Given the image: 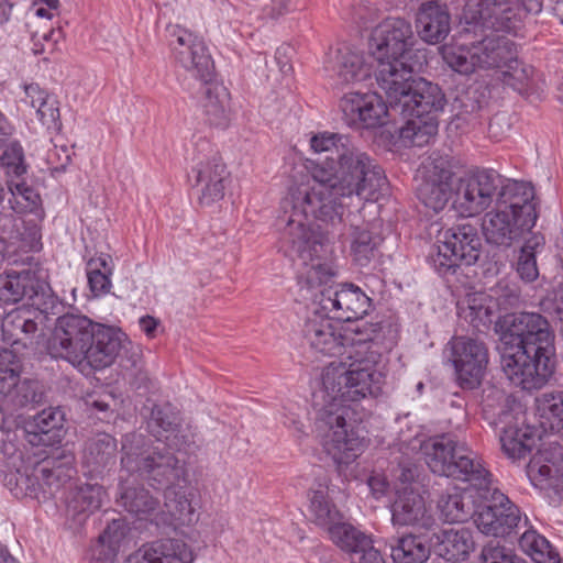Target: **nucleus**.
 <instances>
[{
  "label": "nucleus",
  "instance_id": "nucleus-52",
  "mask_svg": "<svg viewBox=\"0 0 563 563\" xmlns=\"http://www.w3.org/2000/svg\"><path fill=\"white\" fill-rule=\"evenodd\" d=\"M40 485L38 477L35 475V464L32 467H25L23 472L16 471L7 481V486L18 498L31 497L41 500L42 488Z\"/></svg>",
  "mask_w": 563,
  "mask_h": 563
},
{
  "label": "nucleus",
  "instance_id": "nucleus-10",
  "mask_svg": "<svg viewBox=\"0 0 563 563\" xmlns=\"http://www.w3.org/2000/svg\"><path fill=\"white\" fill-rule=\"evenodd\" d=\"M501 175L494 169L465 173L454 183L452 208L464 218L481 214L496 202Z\"/></svg>",
  "mask_w": 563,
  "mask_h": 563
},
{
  "label": "nucleus",
  "instance_id": "nucleus-38",
  "mask_svg": "<svg viewBox=\"0 0 563 563\" xmlns=\"http://www.w3.org/2000/svg\"><path fill=\"white\" fill-rule=\"evenodd\" d=\"M119 504L140 519H150L159 509V501L142 486L130 485L120 475Z\"/></svg>",
  "mask_w": 563,
  "mask_h": 563
},
{
  "label": "nucleus",
  "instance_id": "nucleus-34",
  "mask_svg": "<svg viewBox=\"0 0 563 563\" xmlns=\"http://www.w3.org/2000/svg\"><path fill=\"white\" fill-rule=\"evenodd\" d=\"M117 441L108 433H98L88 439L82 464L91 476H101L115 464Z\"/></svg>",
  "mask_w": 563,
  "mask_h": 563
},
{
  "label": "nucleus",
  "instance_id": "nucleus-30",
  "mask_svg": "<svg viewBox=\"0 0 563 563\" xmlns=\"http://www.w3.org/2000/svg\"><path fill=\"white\" fill-rule=\"evenodd\" d=\"M464 442L457 441L451 434H441L429 438L420 445L424 462L430 471L437 475L449 477L457 460L459 448Z\"/></svg>",
  "mask_w": 563,
  "mask_h": 563
},
{
  "label": "nucleus",
  "instance_id": "nucleus-14",
  "mask_svg": "<svg viewBox=\"0 0 563 563\" xmlns=\"http://www.w3.org/2000/svg\"><path fill=\"white\" fill-rule=\"evenodd\" d=\"M415 42L410 21L401 16H390L373 27L368 44L376 60H387L394 57H412Z\"/></svg>",
  "mask_w": 563,
  "mask_h": 563
},
{
  "label": "nucleus",
  "instance_id": "nucleus-39",
  "mask_svg": "<svg viewBox=\"0 0 563 563\" xmlns=\"http://www.w3.org/2000/svg\"><path fill=\"white\" fill-rule=\"evenodd\" d=\"M426 506L422 497L411 486L397 488V498L393 505V523L399 526L426 525Z\"/></svg>",
  "mask_w": 563,
  "mask_h": 563
},
{
  "label": "nucleus",
  "instance_id": "nucleus-51",
  "mask_svg": "<svg viewBox=\"0 0 563 563\" xmlns=\"http://www.w3.org/2000/svg\"><path fill=\"white\" fill-rule=\"evenodd\" d=\"M187 57V62H185L184 59H178L177 63L183 68L190 71L192 76L202 81L211 79L214 70V65L203 41H201L200 43H196L194 49H189Z\"/></svg>",
  "mask_w": 563,
  "mask_h": 563
},
{
  "label": "nucleus",
  "instance_id": "nucleus-13",
  "mask_svg": "<svg viewBox=\"0 0 563 563\" xmlns=\"http://www.w3.org/2000/svg\"><path fill=\"white\" fill-rule=\"evenodd\" d=\"M482 499L475 523L484 534L507 537L527 526L528 519L522 520L519 508L499 489L495 488Z\"/></svg>",
  "mask_w": 563,
  "mask_h": 563
},
{
  "label": "nucleus",
  "instance_id": "nucleus-4",
  "mask_svg": "<svg viewBox=\"0 0 563 563\" xmlns=\"http://www.w3.org/2000/svg\"><path fill=\"white\" fill-rule=\"evenodd\" d=\"M382 324H355L351 345L344 352L352 361L330 363L321 374L322 387H373L386 384V368L382 364Z\"/></svg>",
  "mask_w": 563,
  "mask_h": 563
},
{
  "label": "nucleus",
  "instance_id": "nucleus-64",
  "mask_svg": "<svg viewBox=\"0 0 563 563\" xmlns=\"http://www.w3.org/2000/svg\"><path fill=\"white\" fill-rule=\"evenodd\" d=\"M3 166L7 168L8 175L21 177L26 173L27 165L24 161V152L19 142H12L1 156Z\"/></svg>",
  "mask_w": 563,
  "mask_h": 563
},
{
  "label": "nucleus",
  "instance_id": "nucleus-40",
  "mask_svg": "<svg viewBox=\"0 0 563 563\" xmlns=\"http://www.w3.org/2000/svg\"><path fill=\"white\" fill-rule=\"evenodd\" d=\"M441 518L446 522H463L476 516L478 505L474 501L473 489L455 490L442 495L438 501Z\"/></svg>",
  "mask_w": 563,
  "mask_h": 563
},
{
  "label": "nucleus",
  "instance_id": "nucleus-36",
  "mask_svg": "<svg viewBox=\"0 0 563 563\" xmlns=\"http://www.w3.org/2000/svg\"><path fill=\"white\" fill-rule=\"evenodd\" d=\"M434 538L435 553L446 561H464L475 549L473 533L466 528L444 529L435 533Z\"/></svg>",
  "mask_w": 563,
  "mask_h": 563
},
{
  "label": "nucleus",
  "instance_id": "nucleus-5",
  "mask_svg": "<svg viewBox=\"0 0 563 563\" xmlns=\"http://www.w3.org/2000/svg\"><path fill=\"white\" fill-rule=\"evenodd\" d=\"M375 77L377 85L385 92L391 111L399 114L428 112L443 109L445 97L438 85L424 79L415 80L412 57L376 60Z\"/></svg>",
  "mask_w": 563,
  "mask_h": 563
},
{
  "label": "nucleus",
  "instance_id": "nucleus-60",
  "mask_svg": "<svg viewBox=\"0 0 563 563\" xmlns=\"http://www.w3.org/2000/svg\"><path fill=\"white\" fill-rule=\"evenodd\" d=\"M538 245L527 241L520 250L517 261V273L525 283H532L539 277L534 247Z\"/></svg>",
  "mask_w": 563,
  "mask_h": 563
},
{
  "label": "nucleus",
  "instance_id": "nucleus-55",
  "mask_svg": "<svg viewBox=\"0 0 563 563\" xmlns=\"http://www.w3.org/2000/svg\"><path fill=\"white\" fill-rule=\"evenodd\" d=\"M453 186L422 181L418 188V198L424 207L438 213L446 207L450 198L453 199Z\"/></svg>",
  "mask_w": 563,
  "mask_h": 563
},
{
  "label": "nucleus",
  "instance_id": "nucleus-16",
  "mask_svg": "<svg viewBox=\"0 0 563 563\" xmlns=\"http://www.w3.org/2000/svg\"><path fill=\"white\" fill-rule=\"evenodd\" d=\"M343 121L355 129H375L387 123L388 118L396 120L399 113L393 112L390 104L377 93L353 92L340 101Z\"/></svg>",
  "mask_w": 563,
  "mask_h": 563
},
{
  "label": "nucleus",
  "instance_id": "nucleus-43",
  "mask_svg": "<svg viewBox=\"0 0 563 563\" xmlns=\"http://www.w3.org/2000/svg\"><path fill=\"white\" fill-rule=\"evenodd\" d=\"M350 253L353 261L360 266H366L375 257L378 245L380 243L379 236H375L368 230L367 224L350 223Z\"/></svg>",
  "mask_w": 563,
  "mask_h": 563
},
{
  "label": "nucleus",
  "instance_id": "nucleus-42",
  "mask_svg": "<svg viewBox=\"0 0 563 563\" xmlns=\"http://www.w3.org/2000/svg\"><path fill=\"white\" fill-rule=\"evenodd\" d=\"M536 411L544 430H563V390L552 389L536 397Z\"/></svg>",
  "mask_w": 563,
  "mask_h": 563
},
{
  "label": "nucleus",
  "instance_id": "nucleus-61",
  "mask_svg": "<svg viewBox=\"0 0 563 563\" xmlns=\"http://www.w3.org/2000/svg\"><path fill=\"white\" fill-rule=\"evenodd\" d=\"M481 560L482 563H526L512 549L496 540H492L483 547Z\"/></svg>",
  "mask_w": 563,
  "mask_h": 563
},
{
  "label": "nucleus",
  "instance_id": "nucleus-53",
  "mask_svg": "<svg viewBox=\"0 0 563 563\" xmlns=\"http://www.w3.org/2000/svg\"><path fill=\"white\" fill-rule=\"evenodd\" d=\"M43 399V393L36 389H0V412L13 413L14 411L34 407Z\"/></svg>",
  "mask_w": 563,
  "mask_h": 563
},
{
  "label": "nucleus",
  "instance_id": "nucleus-37",
  "mask_svg": "<svg viewBox=\"0 0 563 563\" xmlns=\"http://www.w3.org/2000/svg\"><path fill=\"white\" fill-rule=\"evenodd\" d=\"M539 440V431L534 427L525 424V422L501 427L500 430L501 449L514 461L529 455Z\"/></svg>",
  "mask_w": 563,
  "mask_h": 563
},
{
  "label": "nucleus",
  "instance_id": "nucleus-49",
  "mask_svg": "<svg viewBox=\"0 0 563 563\" xmlns=\"http://www.w3.org/2000/svg\"><path fill=\"white\" fill-rule=\"evenodd\" d=\"M111 256L108 254H100L92 257L87 263L88 284L91 292L95 296H101L110 291L112 274Z\"/></svg>",
  "mask_w": 563,
  "mask_h": 563
},
{
  "label": "nucleus",
  "instance_id": "nucleus-41",
  "mask_svg": "<svg viewBox=\"0 0 563 563\" xmlns=\"http://www.w3.org/2000/svg\"><path fill=\"white\" fill-rule=\"evenodd\" d=\"M309 519L317 526L328 530L331 526L343 519L342 514L329 497L328 486L318 484L308 493Z\"/></svg>",
  "mask_w": 563,
  "mask_h": 563
},
{
  "label": "nucleus",
  "instance_id": "nucleus-47",
  "mask_svg": "<svg viewBox=\"0 0 563 563\" xmlns=\"http://www.w3.org/2000/svg\"><path fill=\"white\" fill-rule=\"evenodd\" d=\"M327 531L333 543L349 553L350 556L357 552L360 548L367 545L371 539L351 523L344 522L343 519L338 520Z\"/></svg>",
  "mask_w": 563,
  "mask_h": 563
},
{
  "label": "nucleus",
  "instance_id": "nucleus-20",
  "mask_svg": "<svg viewBox=\"0 0 563 563\" xmlns=\"http://www.w3.org/2000/svg\"><path fill=\"white\" fill-rule=\"evenodd\" d=\"M76 474L75 455L66 448H57L35 463V475L42 488V499H47Z\"/></svg>",
  "mask_w": 563,
  "mask_h": 563
},
{
  "label": "nucleus",
  "instance_id": "nucleus-57",
  "mask_svg": "<svg viewBox=\"0 0 563 563\" xmlns=\"http://www.w3.org/2000/svg\"><path fill=\"white\" fill-rule=\"evenodd\" d=\"M166 32L169 36V45L173 49L174 57L176 62L178 59L188 60V52L189 49H194L196 43H200L203 41L192 32L179 26V25H168L166 27Z\"/></svg>",
  "mask_w": 563,
  "mask_h": 563
},
{
  "label": "nucleus",
  "instance_id": "nucleus-17",
  "mask_svg": "<svg viewBox=\"0 0 563 563\" xmlns=\"http://www.w3.org/2000/svg\"><path fill=\"white\" fill-rule=\"evenodd\" d=\"M450 344L457 383L461 386L478 387L488 364L486 344L478 339L464 335L453 338Z\"/></svg>",
  "mask_w": 563,
  "mask_h": 563
},
{
  "label": "nucleus",
  "instance_id": "nucleus-29",
  "mask_svg": "<svg viewBox=\"0 0 563 563\" xmlns=\"http://www.w3.org/2000/svg\"><path fill=\"white\" fill-rule=\"evenodd\" d=\"M65 413L59 407L42 410L25 424L26 441L32 445L53 446L64 435Z\"/></svg>",
  "mask_w": 563,
  "mask_h": 563
},
{
  "label": "nucleus",
  "instance_id": "nucleus-48",
  "mask_svg": "<svg viewBox=\"0 0 563 563\" xmlns=\"http://www.w3.org/2000/svg\"><path fill=\"white\" fill-rule=\"evenodd\" d=\"M445 64L461 75H471L477 69L474 54V43L471 45L451 43L441 47Z\"/></svg>",
  "mask_w": 563,
  "mask_h": 563
},
{
  "label": "nucleus",
  "instance_id": "nucleus-32",
  "mask_svg": "<svg viewBox=\"0 0 563 563\" xmlns=\"http://www.w3.org/2000/svg\"><path fill=\"white\" fill-rule=\"evenodd\" d=\"M443 109H432L428 112L398 114L406 123L399 128V139L405 146L422 147L430 143L438 133L437 113Z\"/></svg>",
  "mask_w": 563,
  "mask_h": 563
},
{
  "label": "nucleus",
  "instance_id": "nucleus-8",
  "mask_svg": "<svg viewBox=\"0 0 563 563\" xmlns=\"http://www.w3.org/2000/svg\"><path fill=\"white\" fill-rule=\"evenodd\" d=\"M47 278V271L38 263L21 271H4L0 274V302L14 305L26 301L31 307L52 308L55 297Z\"/></svg>",
  "mask_w": 563,
  "mask_h": 563
},
{
  "label": "nucleus",
  "instance_id": "nucleus-54",
  "mask_svg": "<svg viewBox=\"0 0 563 563\" xmlns=\"http://www.w3.org/2000/svg\"><path fill=\"white\" fill-rule=\"evenodd\" d=\"M8 186L11 192L9 202L14 212H33L41 206L42 199L40 194L24 181L10 180Z\"/></svg>",
  "mask_w": 563,
  "mask_h": 563
},
{
  "label": "nucleus",
  "instance_id": "nucleus-56",
  "mask_svg": "<svg viewBox=\"0 0 563 563\" xmlns=\"http://www.w3.org/2000/svg\"><path fill=\"white\" fill-rule=\"evenodd\" d=\"M12 228L9 238L19 244V247L30 251L41 249V229L33 221H24L21 218H12Z\"/></svg>",
  "mask_w": 563,
  "mask_h": 563
},
{
  "label": "nucleus",
  "instance_id": "nucleus-33",
  "mask_svg": "<svg viewBox=\"0 0 563 563\" xmlns=\"http://www.w3.org/2000/svg\"><path fill=\"white\" fill-rule=\"evenodd\" d=\"M474 54L477 68H500L512 62L517 56L514 42L505 36L489 35L474 43Z\"/></svg>",
  "mask_w": 563,
  "mask_h": 563
},
{
  "label": "nucleus",
  "instance_id": "nucleus-3",
  "mask_svg": "<svg viewBox=\"0 0 563 563\" xmlns=\"http://www.w3.org/2000/svg\"><path fill=\"white\" fill-rule=\"evenodd\" d=\"M121 472L139 474L156 488H165V508L175 520H186L192 507L184 493L174 486L185 475L184 465L166 448L153 446L141 433H129L122 441Z\"/></svg>",
  "mask_w": 563,
  "mask_h": 563
},
{
  "label": "nucleus",
  "instance_id": "nucleus-12",
  "mask_svg": "<svg viewBox=\"0 0 563 563\" xmlns=\"http://www.w3.org/2000/svg\"><path fill=\"white\" fill-rule=\"evenodd\" d=\"M501 371L515 387H543L550 383L554 362L519 349L500 346Z\"/></svg>",
  "mask_w": 563,
  "mask_h": 563
},
{
  "label": "nucleus",
  "instance_id": "nucleus-1",
  "mask_svg": "<svg viewBox=\"0 0 563 563\" xmlns=\"http://www.w3.org/2000/svg\"><path fill=\"white\" fill-rule=\"evenodd\" d=\"M309 144L318 158L310 173L292 175L283 199L280 247L295 262L299 285L313 291V306L333 320L352 322L367 313L371 299L352 284L327 286L335 273L324 258L325 243L342 235L345 200L377 199L388 180L383 168L346 135L320 132Z\"/></svg>",
  "mask_w": 563,
  "mask_h": 563
},
{
  "label": "nucleus",
  "instance_id": "nucleus-15",
  "mask_svg": "<svg viewBox=\"0 0 563 563\" xmlns=\"http://www.w3.org/2000/svg\"><path fill=\"white\" fill-rule=\"evenodd\" d=\"M332 320L328 313L312 305L302 327V338L313 353L336 356L350 347L355 325L342 333Z\"/></svg>",
  "mask_w": 563,
  "mask_h": 563
},
{
  "label": "nucleus",
  "instance_id": "nucleus-45",
  "mask_svg": "<svg viewBox=\"0 0 563 563\" xmlns=\"http://www.w3.org/2000/svg\"><path fill=\"white\" fill-rule=\"evenodd\" d=\"M390 555L395 563H424L430 548L421 536L407 534L390 544Z\"/></svg>",
  "mask_w": 563,
  "mask_h": 563
},
{
  "label": "nucleus",
  "instance_id": "nucleus-27",
  "mask_svg": "<svg viewBox=\"0 0 563 563\" xmlns=\"http://www.w3.org/2000/svg\"><path fill=\"white\" fill-rule=\"evenodd\" d=\"M46 310L38 307H20L10 311L2 320L0 319L3 336L12 343L32 341L42 332Z\"/></svg>",
  "mask_w": 563,
  "mask_h": 563
},
{
  "label": "nucleus",
  "instance_id": "nucleus-2",
  "mask_svg": "<svg viewBox=\"0 0 563 563\" xmlns=\"http://www.w3.org/2000/svg\"><path fill=\"white\" fill-rule=\"evenodd\" d=\"M365 396L362 389H313L311 394L316 437L339 467L354 462L365 448L356 409Z\"/></svg>",
  "mask_w": 563,
  "mask_h": 563
},
{
  "label": "nucleus",
  "instance_id": "nucleus-31",
  "mask_svg": "<svg viewBox=\"0 0 563 563\" xmlns=\"http://www.w3.org/2000/svg\"><path fill=\"white\" fill-rule=\"evenodd\" d=\"M325 68L334 74L340 85L363 81L371 75V66L365 62L364 55L347 46L331 53Z\"/></svg>",
  "mask_w": 563,
  "mask_h": 563
},
{
  "label": "nucleus",
  "instance_id": "nucleus-26",
  "mask_svg": "<svg viewBox=\"0 0 563 563\" xmlns=\"http://www.w3.org/2000/svg\"><path fill=\"white\" fill-rule=\"evenodd\" d=\"M190 545L178 539H166L143 545L131 553L124 563H194Z\"/></svg>",
  "mask_w": 563,
  "mask_h": 563
},
{
  "label": "nucleus",
  "instance_id": "nucleus-9",
  "mask_svg": "<svg viewBox=\"0 0 563 563\" xmlns=\"http://www.w3.org/2000/svg\"><path fill=\"white\" fill-rule=\"evenodd\" d=\"M192 162L191 174L200 187L199 203L211 207L221 201L231 183L230 172L210 141L199 137L194 143Z\"/></svg>",
  "mask_w": 563,
  "mask_h": 563
},
{
  "label": "nucleus",
  "instance_id": "nucleus-11",
  "mask_svg": "<svg viewBox=\"0 0 563 563\" xmlns=\"http://www.w3.org/2000/svg\"><path fill=\"white\" fill-rule=\"evenodd\" d=\"M97 322L86 316L66 313L56 320L47 351L55 358H64L73 365L85 361V349L93 335Z\"/></svg>",
  "mask_w": 563,
  "mask_h": 563
},
{
  "label": "nucleus",
  "instance_id": "nucleus-7",
  "mask_svg": "<svg viewBox=\"0 0 563 563\" xmlns=\"http://www.w3.org/2000/svg\"><path fill=\"white\" fill-rule=\"evenodd\" d=\"M437 252L430 255L435 271L445 276L454 274L461 265H473L482 251L478 231L471 223L453 225L438 235Z\"/></svg>",
  "mask_w": 563,
  "mask_h": 563
},
{
  "label": "nucleus",
  "instance_id": "nucleus-24",
  "mask_svg": "<svg viewBox=\"0 0 563 563\" xmlns=\"http://www.w3.org/2000/svg\"><path fill=\"white\" fill-rule=\"evenodd\" d=\"M534 189L529 183L505 179L501 176V186L496 195V207L515 213L520 220H528L534 227L537 220L536 205L533 203Z\"/></svg>",
  "mask_w": 563,
  "mask_h": 563
},
{
  "label": "nucleus",
  "instance_id": "nucleus-35",
  "mask_svg": "<svg viewBox=\"0 0 563 563\" xmlns=\"http://www.w3.org/2000/svg\"><path fill=\"white\" fill-rule=\"evenodd\" d=\"M418 33L428 43L443 41L450 32V14L445 7L435 1L423 3L416 19Z\"/></svg>",
  "mask_w": 563,
  "mask_h": 563
},
{
  "label": "nucleus",
  "instance_id": "nucleus-46",
  "mask_svg": "<svg viewBox=\"0 0 563 563\" xmlns=\"http://www.w3.org/2000/svg\"><path fill=\"white\" fill-rule=\"evenodd\" d=\"M521 550L536 563H560L559 553L550 542L533 529H527L519 539Z\"/></svg>",
  "mask_w": 563,
  "mask_h": 563
},
{
  "label": "nucleus",
  "instance_id": "nucleus-28",
  "mask_svg": "<svg viewBox=\"0 0 563 563\" xmlns=\"http://www.w3.org/2000/svg\"><path fill=\"white\" fill-rule=\"evenodd\" d=\"M527 474L534 485L558 487L563 484V450L559 443H550L539 450L527 465Z\"/></svg>",
  "mask_w": 563,
  "mask_h": 563
},
{
  "label": "nucleus",
  "instance_id": "nucleus-22",
  "mask_svg": "<svg viewBox=\"0 0 563 563\" xmlns=\"http://www.w3.org/2000/svg\"><path fill=\"white\" fill-rule=\"evenodd\" d=\"M124 339V333L119 329L97 322L93 335L84 352V363L93 369L112 365L123 347Z\"/></svg>",
  "mask_w": 563,
  "mask_h": 563
},
{
  "label": "nucleus",
  "instance_id": "nucleus-25",
  "mask_svg": "<svg viewBox=\"0 0 563 563\" xmlns=\"http://www.w3.org/2000/svg\"><path fill=\"white\" fill-rule=\"evenodd\" d=\"M459 449L456 455L457 460L449 477L468 482L472 486L471 489L476 490L481 498L494 490L495 487H493L492 474L487 470L483 459L465 443Z\"/></svg>",
  "mask_w": 563,
  "mask_h": 563
},
{
  "label": "nucleus",
  "instance_id": "nucleus-63",
  "mask_svg": "<svg viewBox=\"0 0 563 563\" xmlns=\"http://www.w3.org/2000/svg\"><path fill=\"white\" fill-rule=\"evenodd\" d=\"M20 363L12 351L0 352V387H18Z\"/></svg>",
  "mask_w": 563,
  "mask_h": 563
},
{
  "label": "nucleus",
  "instance_id": "nucleus-6",
  "mask_svg": "<svg viewBox=\"0 0 563 563\" xmlns=\"http://www.w3.org/2000/svg\"><path fill=\"white\" fill-rule=\"evenodd\" d=\"M500 344L519 349L552 360L554 333L549 321L537 312H512L500 317L495 323Z\"/></svg>",
  "mask_w": 563,
  "mask_h": 563
},
{
  "label": "nucleus",
  "instance_id": "nucleus-21",
  "mask_svg": "<svg viewBox=\"0 0 563 563\" xmlns=\"http://www.w3.org/2000/svg\"><path fill=\"white\" fill-rule=\"evenodd\" d=\"M528 220H520L515 213L496 207L482 219L483 235L488 244L509 247L514 241L519 240L532 227Z\"/></svg>",
  "mask_w": 563,
  "mask_h": 563
},
{
  "label": "nucleus",
  "instance_id": "nucleus-62",
  "mask_svg": "<svg viewBox=\"0 0 563 563\" xmlns=\"http://www.w3.org/2000/svg\"><path fill=\"white\" fill-rule=\"evenodd\" d=\"M507 70L501 73L500 80L512 89L521 92L527 87L531 69L526 68L522 64L517 60V56L512 62L505 65Z\"/></svg>",
  "mask_w": 563,
  "mask_h": 563
},
{
  "label": "nucleus",
  "instance_id": "nucleus-19",
  "mask_svg": "<svg viewBox=\"0 0 563 563\" xmlns=\"http://www.w3.org/2000/svg\"><path fill=\"white\" fill-rule=\"evenodd\" d=\"M526 394L523 389H483L484 420L496 429L525 422Z\"/></svg>",
  "mask_w": 563,
  "mask_h": 563
},
{
  "label": "nucleus",
  "instance_id": "nucleus-59",
  "mask_svg": "<svg viewBox=\"0 0 563 563\" xmlns=\"http://www.w3.org/2000/svg\"><path fill=\"white\" fill-rule=\"evenodd\" d=\"M124 537L125 526L123 521L112 520L99 536L97 549H100V553L114 558Z\"/></svg>",
  "mask_w": 563,
  "mask_h": 563
},
{
  "label": "nucleus",
  "instance_id": "nucleus-18",
  "mask_svg": "<svg viewBox=\"0 0 563 563\" xmlns=\"http://www.w3.org/2000/svg\"><path fill=\"white\" fill-rule=\"evenodd\" d=\"M147 431L169 449L181 451L195 442V432L185 423L180 410L170 402L155 405L147 420Z\"/></svg>",
  "mask_w": 563,
  "mask_h": 563
},
{
  "label": "nucleus",
  "instance_id": "nucleus-23",
  "mask_svg": "<svg viewBox=\"0 0 563 563\" xmlns=\"http://www.w3.org/2000/svg\"><path fill=\"white\" fill-rule=\"evenodd\" d=\"M203 82L199 99L201 119L211 129L225 130L232 120L230 92L220 82Z\"/></svg>",
  "mask_w": 563,
  "mask_h": 563
},
{
  "label": "nucleus",
  "instance_id": "nucleus-50",
  "mask_svg": "<svg viewBox=\"0 0 563 563\" xmlns=\"http://www.w3.org/2000/svg\"><path fill=\"white\" fill-rule=\"evenodd\" d=\"M423 181L453 186V165L446 155L432 153L421 165Z\"/></svg>",
  "mask_w": 563,
  "mask_h": 563
},
{
  "label": "nucleus",
  "instance_id": "nucleus-58",
  "mask_svg": "<svg viewBox=\"0 0 563 563\" xmlns=\"http://www.w3.org/2000/svg\"><path fill=\"white\" fill-rule=\"evenodd\" d=\"M487 301L490 299L484 294H474L467 299L465 318L477 330H481L482 327L487 328L492 323L493 309Z\"/></svg>",
  "mask_w": 563,
  "mask_h": 563
},
{
  "label": "nucleus",
  "instance_id": "nucleus-44",
  "mask_svg": "<svg viewBox=\"0 0 563 563\" xmlns=\"http://www.w3.org/2000/svg\"><path fill=\"white\" fill-rule=\"evenodd\" d=\"M106 490L98 484H84L73 489L67 497V511L73 516L91 514L102 506Z\"/></svg>",
  "mask_w": 563,
  "mask_h": 563
}]
</instances>
